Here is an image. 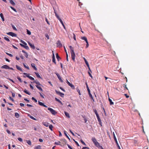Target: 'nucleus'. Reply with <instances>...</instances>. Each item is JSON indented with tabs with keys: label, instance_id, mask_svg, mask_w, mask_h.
<instances>
[{
	"label": "nucleus",
	"instance_id": "50",
	"mask_svg": "<svg viewBox=\"0 0 149 149\" xmlns=\"http://www.w3.org/2000/svg\"><path fill=\"white\" fill-rule=\"evenodd\" d=\"M62 141H63L65 144L66 143L67 141L65 139H62Z\"/></svg>",
	"mask_w": 149,
	"mask_h": 149
},
{
	"label": "nucleus",
	"instance_id": "52",
	"mask_svg": "<svg viewBox=\"0 0 149 149\" xmlns=\"http://www.w3.org/2000/svg\"><path fill=\"white\" fill-rule=\"evenodd\" d=\"M17 79L20 82H22V81L21 80V79L19 77H17Z\"/></svg>",
	"mask_w": 149,
	"mask_h": 149
},
{
	"label": "nucleus",
	"instance_id": "42",
	"mask_svg": "<svg viewBox=\"0 0 149 149\" xmlns=\"http://www.w3.org/2000/svg\"><path fill=\"white\" fill-rule=\"evenodd\" d=\"M49 129L51 130L52 131V128H53V126L52 125H49Z\"/></svg>",
	"mask_w": 149,
	"mask_h": 149
},
{
	"label": "nucleus",
	"instance_id": "49",
	"mask_svg": "<svg viewBox=\"0 0 149 149\" xmlns=\"http://www.w3.org/2000/svg\"><path fill=\"white\" fill-rule=\"evenodd\" d=\"M60 142L59 141H58L57 142H55L54 144L56 145H60Z\"/></svg>",
	"mask_w": 149,
	"mask_h": 149
},
{
	"label": "nucleus",
	"instance_id": "22",
	"mask_svg": "<svg viewBox=\"0 0 149 149\" xmlns=\"http://www.w3.org/2000/svg\"><path fill=\"white\" fill-rule=\"evenodd\" d=\"M56 58L58 61H59V60L61 59V58L59 56L58 54V53H56Z\"/></svg>",
	"mask_w": 149,
	"mask_h": 149
},
{
	"label": "nucleus",
	"instance_id": "34",
	"mask_svg": "<svg viewBox=\"0 0 149 149\" xmlns=\"http://www.w3.org/2000/svg\"><path fill=\"white\" fill-rule=\"evenodd\" d=\"M55 100L57 101L59 103H60V104H62V102L60 100H59V99H58L57 98L55 97Z\"/></svg>",
	"mask_w": 149,
	"mask_h": 149
},
{
	"label": "nucleus",
	"instance_id": "19",
	"mask_svg": "<svg viewBox=\"0 0 149 149\" xmlns=\"http://www.w3.org/2000/svg\"><path fill=\"white\" fill-rule=\"evenodd\" d=\"M64 113L65 115L66 116L69 118H70V116H69V113H67V112H66V111H64Z\"/></svg>",
	"mask_w": 149,
	"mask_h": 149
},
{
	"label": "nucleus",
	"instance_id": "13",
	"mask_svg": "<svg viewBox=\"0 0 149 149\" xmlns=\"http://www.w3.org/2000/svg\"><path fill=\"white\" fill-rule=\"evenodd\" d=\"M42 123L46 127H47L49 126V123L47 122H43Z\"/></svg>",
	"mask_w": 149,
	"mask_h": 149
},
{
	"label": "nucleus",
	"instance_id": "32",
	"mask_svg": "<svg viewBox=\"0 0 149 149\" xmlns=\"http://www.w3.org/2000/svg\"><path fill=\"white\" fill-rule=\"evenodd\" d=\"M55 16L59 20L60 22H61V21H62L61 19L59 17L58 15L57 14H56V15H55Z\"/></svg>",
	"mask_w": 149,
	"mask_h": 149
},
{
	"label": "nucleus",
	"instance_id": "2",
	"mask_svg": "<svg viewBox=\"0 0 149 149\" xmlns=\"http://www.w3.org/2000/svg\"><path fill=\"white\" fill-rule=\"evenodd\" d=\"M70 52L71 53L72 59L73 61H74L75 57V54L74 51V50L73 51H70Z\"/></svg>",
	"mask_w": 149,
	"mask_h": 149
},
{
	"label": "nucleus",
	"instance_id": "9",
	"mask_svg": "<svg viewBox=\"0 0 149 149\" xmlns=\"http://www.w3.org/2000/svg\"><path fill=\"white\" fill-rule=\"evenodd\" d=\"M38 104H39V105H40L41 106H43L45 107H46V108H47V106H46V105H45L42 102H40L39 101H38Z\"/></svg>",
	"mask_w": 149,
	"mask_h": 149
},
{
	"label": "nucleus",
	"instance_id": "21",
	"mask_svg": "<svg viewBox=\"0 0 149 149\" xmlns=\"http://www.w3.org/2000/svg\"><path fill=\"white\" fill-rule=\"evenodd\" d=\"M24 92L26 94H28L29 95H31V93L29 92L26 89H25L24 90Z\"/></svg>",
	"mask_w": 149,
	"mask_h": 149
},
{
	"label": "nucleus",
	"instance_id": "16",
	"mask_svg": "<svg viewBox=\"0 0 149 149\" xmlns=\"http://www.w3.org/2000/svg\"><path fill=\"white\" fill-rule=\"evenodd\" d=\"M92 140L93 141V143L94 144L97 141L96 139L94 137H93L92 138Z\"/></svg>",
	"mask_w": 149,
	"mask_h": 149
},
{
	"label": "nucleus",
	"instance_id": "36",
	"mask_svg": "<svg viewBox=\"0 0 149 149\" xmlns=\"http://www.w3.org/2000/svg\"><path fill=\"white\" fill-rule=\"evenodd\" d=\"M86 65L88 67V68L89 69V70L90 71V72H92L91 70V69H90V67H89V64L88 63H86Z\"/></svg>",
	"mask_w": 149,
	"mask_h": 149
},
{
	"label": "nucleus",
	"instance_id": "59",
	"mask_svg": "<svg viewBox=\"0 0 149 149\" xmlns=\"http://www.w3.org/2000/svg\"><path fill=\"white\" fill-rule=\"evenodd\" d=\"M27 32L28 34L29 35H30L31 34V32L29 30H27Z\"/></svg>",
	"mask_w": 149,
	"mask_h": 149
},
{
	"label": "nucleus",
	"instance_id": "60",
	"mask_svg": "<svg viewBox=\"0 0 149 149\" xmlns=\"http://www.w3.org/2000/svg\"><path fill=\"white\" fill-rule=\"evenodd\" d=\"M32 100H34L36 102H37V100L36 99L34 98V97H32Z\"/></svg>",
	"mask_w": 149,
	"mask_h": 149
},
{
	"label": "nucleus",
	"instance_id": "4",
	"mask_svg": "<svg viewBox=\"0 0 149 149\" xmlns=\"http://www.w3.org/2000/svg\"><path fill=\"white\" fill-rule=\"evenodd\" d=\"M66 83L68 84V85L70 86L72 89H74L75 87L74 85H73L72 84L70 83L68 81L67 79L66 80Z\"/></svg>",
	"mask_w": 149,
	"mask_h": 149
},
{
	"label": "nucleus",
	"instance_id": "62",
	"mask_svg": "<svg viewBox=\"0 0 149 149\" xmlns=\"http://www.w3.org/2000/svg\"><path fill=\"white\" fill-rule=\"evenodd\" d=\"M6 54L10 57H12L13 56V55L11 54H9L8 53H6Z\"/></svg>",
	"mask_w": 149,
	"mask_h": 149
},
{
	"label": "nucleus",
	"instance_id": "38",
	"mask_svg": "<svg viewBox=\"0 0 149 149\" xmlns=\"http://www.w3.org/2000/svg\"><path fill=\"white\" fill-rule=\"evenodd\" d=\"M88 94H89V95L90 97L93 100V101H94V100L93 99V97L92 96V94H91V93L90 92V93H88Z\"/></svg>",
	"mask_w": 149,
	"mask_h": 149
},
{
	"label": "nucleus",
	"instance_id": "64",
	"mask_svg": "<svg viewBox=\"0 0 149 149\" xmlns=\"http://www.w3.org/2000/svg\"><path fill=\"white\" fill-rule=\"evenodd\" d=\"M67 145L68 148H70V149H73L69 145L67 144Z\"/></svg>",
	"mask_w": 149,
	"mask_h": 149
},
{
	"label": "nucleus",
	"instance_id": "28",
	"mask_svg": "<svg viewBox=\"0 0 149 149\" xmlns=\"http://www.w3.org/2000/svg\"><path fill=\"white\" fill-rule=\"evenodd\" d=\"M23 65H24V67L25 68H26V69H27L28 70H29V66L26 64L24 63Z\"/></svg>",
	"mask_w": 149,
	"mask_h": 149
},
{
	"label": "nucleus",
	"instance_id": "43",
	"mask_svg": "<svg viewBox=\"0 0 149 149\" xmlns=\"http://www.w3.org/2000/svg\"><path fill=\"white\" fill-rule=\"evenodd\" d=\"M11 26L13 30L16 31H17V29L14 25L12 24Z\"/></svg>",
	"mask_w": 149,
	"mask_h": 149
},
{
	"label": "nucleus",
	"instance_id": "17",
	"mask_svg": "<svg viewBox=\"0 0 149 149\" xmlns=\"http://www.w3.org/2000/svg\"><path fill=\"white\" fill-rule=\"evenodd\" d=\"M81 39L84 40L86 42L88 41L87 38L85 36L81 37Z\"/></svg>",
	"mask_w": 149,
	"mask_h": 149
},
{
	"label": "nucleus",
	"instance_id": "54",
	"mask_svg": "<svg viewBox=\"0 0 149 149\" xmlns=\"http://www.w3.org/2000/svg\"><path fill=\"white\" fill-rule=\"evenodd\" d=\"M10 8H11V9H12L15 12H17L16 10L13 7H12V6H10Z\"/></svg>",
	"mask_w": 149,
	"mask_h": 149
},
{
	"label": "nucleus",
	"instance_id": "39",
	"mask_svg": "<svg viewBox=\"0 0 149 149\" xmlns=\"http://www.w3.org/2000/svg\"><path fill=\"white\" fill-rule=\"evenodd\" d=\"M35 73L36 74V75L37 77H38L40 78H41L40 76V75L38 73H37V72H35Z\"/></svg>",
	"mask_w": 149,
	"mask_h": 149
},
{
	"label": "nucleus",
	"instance_id": "53",
	"mask_svg": "<svg viewBox=\"0 0 149 149\" xmlns=\"http://www.w3.org/2000/svg\"><path fill=\"white\" fill-rule=\"evenodd\" d=\"M20 41L22 43H23L24 45H27L26 43V42H25L23 40H21Z\"/></svg>",
	"mask_w": 149,
	"mask_h": 149
},
{
	"label": "nucleus",
	"instance_id": "14",
	"mask_svg": "<svg viewBox=\"0 0 149 149\" xmlns=\"http://www.w3.org/2000/svg\"><path fill=\"white\" fill-rule=\"evenodd\" d=\"M16 67L17 70H20V71H21V72L23 71V70H22V68L20 67H19V66H18V65H16Z\"/></svg>",
	"mask_w": 149,
	"mask_h": 149
},
{
	"label": "nucleus",
	"instance_id": "44",
	"mask_svg": "<svg viewBox=\"0 0 149 149\" xmlns=\"http://www.w3.org/2000/svg\"><path fill=\"white\" fill-rule=\"evenodd\" d=\"M23 74L26 77H27L28 78L29 77V74H27L26 73L24 72L23 73Z\"/></svg>",
	"mask_w": 149,
	"mask_h": 149
},
{
	"label": "nucleus",
	"instance_id": "10",
	"mask_svg": "<svg viewBox=\"0 0 149 149\" xmlns=\"http://www.w3.org/2000/svg\"><path fill=\"white\" fill-rule=\"evenodd\" d=\"M29 45L30 46V47L33 49H34L35 48V47L34 45H33L30 43L29 42H28Z\"/></svg>",
	"mask_w": 149,
	"mask_h": 149
},
{
	"label": "nucleus",
	"instance_id": "8",
	"mask_svg": "<svg viewBox=\"0 0 149 149\" xmlns=\"http://www.w3.org/2000/svg\"><path fill=\"white\" fill-rule=\"evenodd\" d=\"M56 44L58 47H62V45L61 43V41L60 40H58L57 41Z\"/></svg>",
	"mask_w": 149,
	"mask_h": 149
},
{
	"label": "nucleus",
	"instance_id": "18",
	"mask_svg": "<svg viewBox=\"0 0 149 149\" xmlns=\"http://www.w3.org/2000/svg\"><path fill=\"white\" fill-rule=\"evenodd\" d=\"M64 134L66 136V137L68 138V139L69 140H70V138L68 137V136L67 134V132H66L65 131H64Z\"/></svg>",
	"mask_w": 149,
	"mask_h": 149
},
{
	"label": "nucleus",
	"instance_id": "29",
	"mask_svg": "<svg viewBox=\"0 0 149 149\" xmlns=\"http://www.w3.org/2000/svg\"><path fill=\"white\" fill-rule=\"evenodd\" d=\"M55 16L59 20L60 22H61V21H62L61 19L59 17L58 15L57 14H56V15H55Z\"/></svg>",
	"mask_w": 149,
	"mask_h": 149
},
{
	"label": "nucleus",
	"instance_id": "37",
	"mask_svg": "<svg viewBox=\"0 0 149 149\" xmlns=\"http://www.w3.org/2000/svg\"><path fill=\"white\" fill-rule=\"evenodd\" d=\"M86 65L88 67V68L89 69V70L90 71V72H92L91 70V69H90V67H89V64L88 63H86Z\"/></svg>",
	"mask_w": 149,
	"mask_h": 149
},
{
	"label": "nucleus",
	"instance_id": "12",
	"mask_svg": "<svg viewBox=\"0 0 149 149\" xmlns=\"http://www.w3.org/2000/svg\"><path fill=\"white\" fill-rule=\"evenodd\" d=\"M31 66L33 68V69L35 70H37V68H36L35 66V64L34 63H32L31 64Z\"/></svg>",
	"mask_w": 149,
	"mask_h": 149
},
{
	"label": "nucleus",
	"instance_id": "57",
	"mask_svg": "<svg viewBox=\"0 0 149 149\" xmlns=\"http://www.w3.org/2000/svg\"><path fill=\"white\" fill-rule=\"evenodd\" d=\"M81 141V143L84 145H85V146H86V143L84 142L81 139V140H80Z\"/></svg>",
	"mask_w": 149,
	"mask_h": 149
},
{
	"label": "nucleus",
	"instance_id": "15",
	"mask_svg": "<svg viewBox=\"0 0 149 149\" xmlns=\"http://www.w3.org/2000/svg\"><path fill=\"white\" fill-rule=\"evenodd\" d=\"M8 38L9 37L8 36H6L4 37V38L5 40L8 42H9L10 40Z\"/></svg>",
	"mask_w": 149,
	"mask_h": 149
},
{
	"label": "nucleus",
	"instance_id": "1",
	"mask_svg": "<svg viewBox=\"0 0 149 149\" xmlns=\"http://www.w3.org/2000/svg\"><path fill=\"white\" fill-rule=\"evenodd\" d=\"M48 110H49L50 111V112L53 115H55L57 113V112L55 110H54L52 108L49 107L48 108Z\"/></svg>",
	"mask_w": 149,
	"mask_h": 149
},
{
	"label": "nucleus",
	"instance_id": "41",
	"mask_svg": "<svg viewBox=\"0 0 149 149\" xmlns=\"http://www.w3.org/2000/svg\"><path fill=\"white\" fill-rule=\"evenodd\" d=\"M86 88L87 89V91H88V93H90V90L88 88V85L86 83Z\"/></svg>",
	"mask_w": 149,
	"mask_h": 149
},
{
	"label": "nucleus",
	"instance_id": "27",
	"mask_svg": "<svg viewBox=\"0 0 149 149\" xmlns=\"http://www.w3.org/2000/svg\"><path fill=\"white\" fill-rule=\"evenodd\" d=\"M15 117L17 118H18L19 117V114L17 113H15Z\"/></svg>",
	"mask_w": 149,
	"mask_h": 149
},
{
	"label": "nucleus",
	"instance_id": "25",
	"mask_svg": "<svg viewBox=\"0 0 149 149\" xmlns=\"http://www.w3.org/2000/svg\"><path fill=\"white\" fill-rule=\"evenodd\" d=\"M34 82L37 85H41V84H40V82L36 80H34Z\"/></svg>",
	"mask_w": 149,
	"mask_h": 149
},
{
	"label": "nucleus",
	"instance_id": "55",
	"mask_svg": "<svg viewBox=\"0 0 149 149\" xmlns=\"http://www.w3.org/2000/svg\"><path fill=\"white\" fill-rule=\"evenodd\" d=\"M94 112H95V114L96 116H97L98 115V114L97 113V112L96 110V109H95V110H94Z\"/></svg>",
	"mask_w": 149,
	"mask_h": 149
},
{
	"label": "nucleus",
	"instance_id": "61",
	"mask_svg": "<svg viewBox=\"0 0 149 149\" xmlns=\"http://www.w3.org/2000/svg\"><path fill=\"white\" fill-rule=\"evenodd\" d=\"M73 140L74 141V142H75V143L76 144V145L78 146H79V144H78V143L76 141H75L74 140V139H73Z\"/></svg>",
	"mask_w": 149,
	"mask_h": 149
},
{
	"label": "nucleus",
	"instance_id": "63",
	"mask_svg": "<svg viewBox=\"0 0 149 149\" xmlns=\"http://www.w3.org/2000/svg\"><path fill=\"white\" fill-rule=\"evenodd\" d=\"M24 55L26 58H27L28 56V54L27 52H26L25 54H24Z\"/></svg>",
	"mask_w": 149,
	"mask_h": 149
},
{
	"label": "nucleus",
	"instance_id": "46",
	"mask_svg": "<svg viewBox=\"0 0 149 149\" xmlns=\"http://www.w3.org/2000/svg\"><path fill=\"white\" fill-rule=\"evenodd\" d=\"M94 144L97 147L99 146L100 145L99 143L97 141L96 142L94 143Z\"/></svg>",
	"mask_w": 149,
	"mask_h": 149
},
{
	"label": "nucleus",
	"instance_id": "56",
	"mask_svg": "<svg viewBox=\"0 0 149 149\" xmlns=\"http://www.w3.org/2000/svg\"><path fill=\"white\" fill-rule=\"evenodd\" d=\"M60 22L61 23V24H62V25H63V26L64 28V29H65V27L64 26V25L63 22L62 21H61V22Z\"/></svg>",
	"mask_w": 149,
	"mask_h": 149
},
{
	"label": "nucleus",
	"instance_id": "48",
	"mask_svg": "<svg viewBox=\"0 0 149 149\" xmlns=\"http://www.w3.org/2000/svg\"><path fill=\"white\" fill-rule=\"evenodd\" d=\"M69 47L71 51L74 50V48L71 46H70Z\"/></svg>",
	"mask_w": 149,
	"mask_h": 149
},
{
	"label": "nucleus",
	"instance_id": "51",
	"mask_svg": "<svg viewBox=\"0 0 149 149\" xmlns=\"http://www.w3.org/2000/svg\"><path fill=\"white\" fill-rule=\"evenodd\" d=\"M28 78L31 80H34V79L31 76H29Z\"/></svg>",
	"mask_w": 149,
	"mask_h": 149
},
{
	"label": "nucleus",
	"instance_id": "30",
	"mask_svg": "<svg viewBox=\"0 0 149 149\" xmlns=\"http://www.w3.org/2000/svg\"><path fill=\"white\" fill-rule=\"evenodd\" d=\"M55 16L59 20L60 22H61V21H62L61 19L59 17L58 15L57 14H56V15H55Z\"/></svg>",
	"mask_w": 149,
	"mask_h": 149
},
{
	"label": "nucleus",
	"instance_id": "24",
	"mask_svg": "<svg viewBox=\"0 0 149 149\" xmlns=\"http://www.w3.org/2000/svg\"><path fill=\"white\" fill-rule=\"evenodd\" d=\"M36 86L39 90L42 91L43 90L42 88L41 87L39 86L38 85H36Z\"/></svg>",
	"mask_w": 149,
	"mask_h": 149
},
{
	"label": "nucleus",
	"instance_id": "35",
	"mask_svg": "<svg viewBox=\"0 0 149 149\" xmlns=\"http://www.w3.org/2000/svg\"><path fill=\"white\" fill-rule=\"evenodd\" d=\"M41 148V146L40 145H38L34 148V149H40Z\"/></svg>",
	"mask_w": 149,
	"mask_h": 149
},
{
	"label": "nucleus",
	"instance_id": "7",
	"mask_svg": "<svg viewBox=\"0 0 149 149\" xmlns=\"http://www.w3.org/2000/svg\"><path fill=\"white\" fill-rule=\"evenodd\" d=\"M55 92L57 94L59 95L61 97H63V96L64 95V94H63L60 92L58 91H57L56 90H55Z\"/></svg>",
	"mask_w": 149,
	"mask_h": 149
},
{
	"label": "nucleus",
	"instance_id": "26",
	"mask_svg": "<svg viewBox=\"0 0 149 149\" xmlns=\"http://www.w3.org/2000/svg\"><path fill=\"white\" fill-rule=\"evenodd\" d=\"M0 16L2 19V20L3 21H4V18L3 17V14L2 13H1L0 14Z\"/></svg>",
	"mask_w": 149,
	"mask_h": 149
},
{
	"label": "nucleus",
	"instance_id": "40",
	"mask_svg": "<svg viewBox=\"0 0 149 149\" xmlns=\"http://www.w3.org/2000/svg\"><path fill=\"white\" fill-rule=\"evenodd\" d=\"M97 116L98 121L99 122V123H101V120L100 118L99 115L97 116Z\"/></svg>",
	"mask_w": 149,
	"mask_h": 149
},
{
	"label": "nucleus",
	"instance_id": "6",
	"mask_svg": "<svg viewBox=\"0 0 149 149\" xmlns=\"http://www.w3.org/2000/svg\"><path fill=\"white\" fill-rule=\"evenodd\" d=\"M55 74H56V75L57 76L58 78V79H59L60 81L61 82H63V81L62 80V79L60 76L59 75V74L56 72H55Z\"/></svg>",
	"mask_w": 149,
	"mask_h": 149
},
{
	"label": "nucleus",
	"instance_id": "58",
	"mask_svg": "<svg viewBox=\"0 0 149 149\" xmlns=\"http://www.w3.org/2000/svg\"><path fill=\"white\" fill-rule=\"evenodd\" d=\"M17 139L20 142H22L23 141L22 139L20 137L18 138Z\"/></svg>",
	"mask_w": 149,
	"mask_h": 149
},
{
	"label": "nucleus",
	"instance_id": "31",
	"mask_svg": "<svg viewBox=\"0 0 149 149\" xmlns=\"http://www.w3.org/2000/svg\"><path fill=\"white\" fill-rule=\"evenodd\" d=\"M55 16L59 20L60 22H61V21H62L61 19L59 17L58 15L57 14H56V15H55Z\"/></svg>",
	"mask_w": 149,
	"mask_h": 149
},
{
	"label": "nucleus",
	"instance_id": "3",
	"mask_svg": "<svg viewBox=\"0 0 149 149\" xmlns=\"http://www.w3.org/2000/svg\"><path fill=\"white\" fill-rule=\"evenodd\" d=\"M113 136L114 139V140L116 142V144L117 146V147H118V148L119 149H120V146H119V145L118 144V141H117L116 138V136H115V134H114V132H113Z\"/></svg>",
	"mask_w": 149,
	"mask_h": 149
},
{
	"label": "nucleus",
	"instance_id": "33",
	"mask_svg": "<svg viewBox=\"0 0 149 149\" xmlns=\"http://www.w3.org/2000/svg\"><path fill=\"white\" fill-rule=\"evenodd\" d=\"M55 16L59 20L60 22H61V21H62L61 19L59 17L58 15L57 14H56V15H55Z\"/></svg>",
	"mask_w": 149,
	"mask_h": 149
},
{
	"label": "nucleus",
	"instance_id": "20",
	"mask_svg": "<svg viewBox=\"0 0 149 149\" xmlns=\"http://www.w3.org/2000/svg\"><path fill=\"white\" fill-rule=\"evenodd\" d=\"M10 2L12 5L13 6H14L15 5V3L12 0H10Z\"/></svg>",
	"mask_w": 149,
	"mask_h": 149
},
{
	"label": "nucleus",
	"instance_id": "5",
	"mask_svg": "<svg viewBox=\"0 0 149 149\" xmlns=\"http://www.w3.org/2000/svg\"><path fill=\"white\" fill-rule=\"evenodd\" d=\"M7 34L8 35L12 37H16L17 36V34L12 32H9L7 33Z\"/></svg>",
	"mask_w": 149,
	"mask_h": 149
},
{
	"label": "nucleus",
	"instance_id": "45",
	"mask_svg": "<svg viewBox=\"0 0 149 149\" xmlns=\"http://www.w3.org/2000/svg\"><path fill=\"white\" fill-rule=\"evenodd\" d=\"M26 142L27 143L30 145H31V143L30 140H26Z\"/></svg>",
	"mask_w": 149,
	"mask_h": 149
},
{
	"label": "nucleus",
	"instance_id": "11",
	"mask_svg": "<svg viewBox=\"0 0 149 149\" xmlns=\"http://www.w3.org/2000/svg\"><path fill=\"white\" fill-rule=\"evenodd\" d=\"M1 68H4L6 69H8L9 68V67L7 65H4L2 66Z\"/></svg>",
	"mask_w": 149,
	"mask_h": 149
},
{
	"label": "nucleus",
	"instance_id": "23",
	"mask_svg": "<svg viewBox=\"0 0 149 149\" xmlns=\"http://www.w3.org/2000/svg\"><path fill=\"white\" fill-rule=\"evenodd\" d=\"M109 101L110 102V104L111 105H113L114 104L113 102H112L111 100L109 98Z\"/></svg>",
	"mask_w": 149,
	"mask_h": 149
},
{
	"label": "nucleus",
	"instance_id": "47",
	"mask_svg": "<svg viewBox=\"0 0 149 149\" xmlns=\"http://www.w3.org/2000/svg\"><path fill=\"white\" fill-rule=\"evenodd\" d=\"M29 117H30V118L31 119H33V120H37V119L36 118H35L34 117H33V116H29Z\"/></svg>",
	"mask_w": 149,
	"mask_h": 149
}]
</instances>
